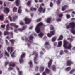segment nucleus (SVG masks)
I'll use <instances>...</instances> for the list:
<instances>
[{
  "mask_svg": "<svg viewBox=\"0 0 75 75\" xmlns=\"http://www.w3.org/2000/svg\"><path fill=\"white\" fill-rule=\"evenodd\" d=\"M69 28H71V32L73 34H75V22H72L70 23L69 24V25L66 26V28L67 29H68Z\"/></svg>",
  "mask_w": 75,
  "mask_h": 75,
  "instance_id": "nucleus-1",
  "label": "nucleus"
},
{
  "mask_svg": "<svg viewBox=\"0 0 75 75\" xmlns=\"http://www.w3.org/2000/svg\"><path fill=\"white\" fill-rule=\"evenodd\" d=\"M64 43L63 47L65 49H69V50H71V49L72 46L71 44H69L68 47H67V45L68 44V42L66 40H64Z\"/></svg>",
  "mask_w": 75,
  "mask_h": 75,
  "instance_id": "nucleus-2",
  "label": "nucleus"
},
{
  "mask_svg": "<svg viewBox=\"0 0 75 75\" xmlns=\"http://www.w3.org/2000/svg\"><path fill=\"white\" fill-rule=\"evenodd\" d=\"M43 25V24L42 23L40 22L36 26L35 29V30L36 31L37 33H40V32L41 31L40 27V26H41V25Z\"/></svg>",
  "mask_w": 75,
  "mask_h": 75,
  "instance_id": "nucleus-3",
  "label": "nucleus"
},
{
  "mask_svg": "<svg viewBox=\"0 0 75 75\" xmlns=\"http://www.w3.org/2000/svg\"><path fill=\"white\" fill-rule=\"evenodd\" d=\"M41 6H44V4L43 3H42L41 4L40 9L38 10V11L40 13L42 12L43 13H45V8H44L43 9L41 7Z\"/></svg>",
  "mask_w": 75,
  "mask_h": 75,
  "instance_id": "nucleus-4",
  "label": "nucleus"
},
{
  "mask_svg": "<svg viewBox=\"0 0 75 75\" xmlns=\"http://www.w3.org/2000/svg\"><path fill=\"white\" fill-rule=\"evenodd\" d=\"M4 10H3V11L6 14H8L10 12V9L7 7L4 8Z\"/></svg>",
  "mask_w": 75,
  "mask_h": 75,
  "instance_id": "nucleus-5",
  "label": "nucleus"
},
{
  "mask_svg": "<svg viewBox=\"0 0 75 75\" xmlns=\"http://www.w3.org/2000/svg\"><path fill=\"white\" fill-rule=\"evenodd\" d=\"M25 24H29V23H30V22H31V20L27 18H25Z\"/></svg>",
  "mask_w": 75,
  "mask_h": 75,
  "instance_id": "nucleus-6",
  "label": "nucleus"
},
{
  "mask_svg": "<svg viewBox=\"0 0 75 75\" xmlns=\"http://www.w3.org/2000/svg\"><path fill=\"white\" fill-rule=\"evenodd\" d=\"M7 50L8 52L11 51L10 54H11L13 52L12 48L11 47H8L7 48Z\"/></svg>",
  "mask_w": 75,
  "mask_h": 75,
  "instance_id": "nucleus-7",
  "label": "nucleus"
},
{
  "mask_svg": "<svg viewBox=\"0 0 75 75\" xmlns=\"http://www.w3.org/2000/svg\"><path fill=\"white\" fill-rule=\"evenodd\" d=\"M10 25L11 26H13V27H14L15 28H17L18 27V25H16L15 23H11L10 24Z\"/></svg>",
  "mask_w": 75,
  "mask_h": 75,
  "instance_id": "nucleus-8",
  "label": "nucleus"
},
{
  "mask_svg": "<svg viewBox=\"0 0 75 75\" xmlns=\"http://www.w3.org/2000/svg\"><path fill=\"white\" fill-rule=\"evenodd\" d=\"M72 64H73V62L71 60H68L67 62V65H71Z\"/></svg>",
  "mask_w": 75,
  "mask_h": 75,
  "instance_id": "nucleus-9",
  "label": "nucleus"
},
{
  "mask_svg": "<svg viewBox=\"0 0 75 75\" xmlns=\"http://www.w3.org/2000/svg\"><path fill=\"white\" fill-rule=\"evenodd\" d=\"M52 60H50L48 63V67L50 68H51V65L52 64Z\"/></svg>",
  "mask_w": 75,
  "mask_h": 75,
  "instance_id": "nucleus-10",
  "label": "nucleus"
},
{
  "mask_svg": "<svg viewBox=\"0 0 75 75\" xmlns=\"http://www.w3.org/2000/svg\"><path fill=\"white\" fill-rule=\"evenodd\" d=\"M37 54L35 55L36 57L34 58V62L35 64H38V62H36V61L37 60Z\"/></svg>",
  "mask_w": 75,
  "mask_h": 75,
  "instance_id": "nucleus-11",
  "label": "nucleus"
},
{
  "mask_svg": "<svg viewBox=\"0 0 75 75\" xmlns=\"http://www.w3.org/2000/svg\"><path fill=\"white\" fill-rule=\"evenodd\" d=\"M20 2V0H16V5L17 6H19Z\"/></svg>",
  "mask_w": 75,
  "mask_h": 75,
  "instance_id": "nucleus-12",
  "label": "nucleus"
},
{
  "mask_svg": "<svg viewBox=\"0 0 75 75\" xmlns=\"http://www.w3.org/2000/svg\"><path fill=\"white\" fill-rule=\"evenodd\" d=\"M22 11V10H21V7L20 6L19 7V9L18 10V13H21V12Z\"/></svg>",
  "mask_w": 75,
  "mask_h": 75,
  "instance_id": "nucleus-13",
  "label": "nucleus"
},
{
  "mask_svg": "<svg viewBox=\"0 0 75 75\" xmlns=\"http://www.w3.org/2000/svg\"><path fill=\"white\" fill-rule=\"evenodd\" d=\"M44 67L42 66H41L40 67V72H42V71H44Z\"/></svg>",
  "mask_w": 75,
  "mask_h": 75,
  "instance_id": "nucleus-14",
  "label": "nucleus"
},
{
  "mask_svg": "<svg viewBox=\"0 0 75 75\" xmlns=\"http://www.w3.org/2000/svg\"><path fill=\"white\" fill-rule=\"evenodd\" d=\"M48 45H49V42H47L45 43L44 45V46L45 47V48H47V46Z\"/></svg>",
  "mask_w": 75,
  "mask_h": 75,
  "instance_id": "nucleus-15",
  "label": "nucleus"
},
{
  "mask_svg": "<svg viewBox=\"0 0 75 75\" xmlns=\"http://www.w3.org/2000/svg\"><path fill=\"white\" fill-rule=\"evenodd\" d=\"M67 7H68V6L67 5L64 6L63 7H62V11H64L66 9Z\"/></svg>",
  "mask_w": 75,
  "mask_h": 75,
  "instance_id": "nucleus-16",
  "label": "nucleus"
},
{
  "mask_svg": "<svg viewBox=\"0 0 75 75\" xmlns=\"http://www.w3.org/2000/svg\"><path fill=\"white\" fill-rule=\"evenodd\" d=\"M25 55V54L24 53H23L22 55L21 56V58H24Z\"/></svg>",
  "mask_w": 75,
  "mask_h": 75,
  "instance_id": "nucleus-17",
  "label": "nucleus"
},
{
  "mask_svg": "<svg viewBox=\"0 0 75 75\" xmlns=\"http://www.w3.org/2000/svg\"><path fill=\"white\" fill-rule=\"evenodd\" d=\"M62 39H63V36L62 35H60L57 40L58 41H59V40H61Z\"/></svg>",
  "mask_w": 75,
  "mask_h": 75,
  "instance_id": "nucleus-18",
  "label": "nucleus"
},
{
  "mask_svg": "<svg viewBox=\"0 0 75 75\" xmlns=\"http://www.w3.org/2000/svg\"><path fill=\"white\" fill-rule=\"evenodd\" d=\"M61 45H62V41H59L58 42V46L59 47H61Z\"/></svg>",
  "mask_w": 75,
  "mask_h": 75,
  "instance_id": "nucleus-19",
  "label": "nucleus"
},
{
  "mask_svg": "<svg viewBox=\"0 0 75 75\" xmlns=\"http://www.w3.org/2000/svg\"><path fill=\"white\" fill-rule=\"evenodd\" d=\"M25 27H23V29L21 28H19L18 29V30H19V31H23L25 29Z\"/></svg>",
  "mask_w": 75,
  "mask_h": 75,
  "instance_id": "nucleus-20",
  "label": "nucleus"
},
{
  "mask_svg": "<svg viewBox=\"0 0 75 75\" xmlns=\"http://www.w3.org/2000/svg\"><path fill=\"white\" fill-rule=\"evenodd\" d=\"M9 24H8L6 25V30H9L10 28V26H9Z\"/></svg>",
  "mask_w": 75,
  "mask_h": 75,
  "instance_id": "nucleus-21",
  "label": "nucleus"
},
{
  "mask_svg": "<svg viewBox=\"0 0 75 75\" xmlns=\"http://www.w3.org/2000/svg\"><path fill=\"white\" fill-rule=\"evenodd\" d=\"M56 39H57V38H56V37H54L52 38V42H54V41H55Z\"/></svg>",
  "mask_w": 75,
  "mask_h": 75,
  "instance_id": "nucleus-22",
  "label": "nucleus"
},
{
  "mask_svg": "<svg viewBox=\"0 0 75 75\" xmlns=\"http://www.w3.org/2000/svg\"><path fill=\"white\" fill-rule=\"evenodd\" d=\"M17 8L14 7L13 10V12H16L17 11Z\"/></svg>",
  "mask_w": 75,
  "mask_h": 75,
  "instance_id": "nucleus-23",
  "label": "nucleus"
},
{
  "mask_svg": "<svg viewBox=\"0 0 75 75\" xmlns=\"http://www.w3.org/2000/svg\"><path fill=\"white\" fill-rule=\"evenodd\" d=\"M50 21H51V18H48L46 21L47 23H50Z\"/></svg>",
  "mask_w": 75,
  "mask_h": 75,
  "instance_id": "nucleus-24",
  "label": "nucleus"
},
{
  "mask_svg": "<svg viewBox=\"0 0 75 75\" xmlns=\"http://www.w3.org/2000/svg\"><path fill=\"white\" fill-rule=\"evenodd\" d=\"M4 15H1L0 16V20H3V17H4Z\"/></svg>",
  "mask_w": 75,
  "mask_h": 75,
  "instance_id": "nucleus-25",
  "label": "nucleus"
},
{
  "mask_svg": "<svg viewBox=\"0 0 75 75\" xmlns=\"http://www.w3.org/2000/svg\"><path fill=\"white\" fill-rule=\"evenodd\" d=\"M45 71L47 74H49L50 73V71L47 68H46L45 69Z\"/></svg>",
  "mask_w": 75,
  "mask_h": 75,
  "instance_id": "nucleus-26",
  "label": "nucleus"
},
{
  "mask_svg": "<svg viewBox=\"0 0 75 75\" xmlns=\"http://www.w3.org/2000/svg\"><path fill=\"white\" fill-rule=\"evenodd\" d=\"M38 35L39 37H42V36L44 35V34L42 33H41L40 34H39Z\"/></svg>",
  "mask_w": 75,
  "mask_h": 75,
  "instance_id": "nucleus-27",
  "label": "nucleus"
},
{
  "mask_svg": "<svg viewBox=\"0 0 75 75\" xmlns=\"http://www.w3.org/2000/svg\"><path fill=\"white\" fill-rule=\"evenodd\" d=\"M32 2V0L29 1L27 3V5L28 6H29L31 4Z\"/></svg>",
  "mask_w": 75,
  "mask_h": 75,
  "instance_id": "nucleus-28",
  "label": "nucleus"
},
{
  "mask_svg": "<svg viewBox=\"0 0 75 75\" xmlns=\"http://www.w3.org/2000/svg\"><path fill=\"white\" fill-rule=\"evenodd\" d=\"M9 33L7 31H5L4 32V35H8Z\"/></svg>",
  "mask_w": 75,
  "mask_h": 75,
  "instance_id": "nucleus-29",
  "label": "nucleus"
},
{
  "mask_svg": "<svg viewBox=\"0 0 75 75\" xmlns=\"http://www.w3.org/2000/svg\"><path fill=\"white\" fill-rule=\"evenodd\" d=\"M70 69H71V67H69L66 68L65 70L66 71H69Z\"/></svg>",
  "mask_w": 75,
  "mask_h": 75,
  "instance_id": "nucleus-30",
  "label": "nucleus"
},
{
  "mask_svg": "<svg viewBox=\"0 0 75 75\" xmlns=\"http://www.w3.org/2000/svg\"><path fill=\"white\" fill-rule=\"evenodd\" d=\"M30 10L31 11H33V10H35V11L36 10H37V9L35 8H31Z\"/></svg>",
  "mask_w": 75,
  "mask_h": 75,
  "instance_id": "nucleus-31",
  "label": "nucleus"
},
{
  "mask_svg": "<svg viewBox=\"0 0 75 75\" xmlns=\"http://www.w3.org/2000/svg\"><path fill=\"white\" fill-rule=\"evenodd\" d=\"M55 69H56L55 66L53 65L52 68V70H53V71H55Z\"/></svg>",
  "mask_w": 75,
  "mask_h": 75,
  "instance_id": "nucleus-32",
  "label": "nucleus"
},
{
  "mask_svg": "<svg viewBox=\"0 0 75 75\" xmlns=\"http://www.w3.org/2000/svg\"><path fill=\"white\" fill-rule=\"evenodd\" d=\"M51 34L52 35H53L55 34V31H52L50 32Z\"/></svg>",
  "mask_w": 75,
  "mask_h": 75,
  "instance_id": "nucleus-33",
  "label": "nucleus"
},
{
  "mask_svg": "<svg viewBox=\"0 0 75 75\" xmlns=\"http://www.w3.org/2000/svg\"><path fill=\"white\" fill-rule=\"evenodd\" d=\"M9 41L11 42V44H14V40H10Z\"/></svg>",
  "mask_w": 75,
  "mask_h": 75,
  "instance_id": "nucleus-34",
  "label": "nucleus"
},
{
  "mask_svg": "<svg viewBox=\"0 0 75 75\" xmlns=\"http://www.w3.org/2000/svg\"><path fill=\"white\" fill-rule=\"evenodd\" d=\"M5 55H7L8 57H9V54L6 51L5 52Z\"/></svg>",
  "mask_w": 75,
  "mask_h": 75,
  "instance_id": "nucleus-35",
  "label": "nucleus"
},
{
  "mask_svg": "<svg viewBox=\"0 0 75 75\" xmlns=\"http://www.w3.org/2000/svg\"><path fill=\"white\" fill-rule=\"evenodd\" d=\"M29 65H30V67H31L33 63L32 62V61H30L29 62Z\"/></svg>",
  "mask_w": 75,
  "mask_h": 75,
  "instance_id": "nucleus-36",
  "label": "nucleus"
},
{
  "mask_svg": "<svg viewBox=\"0 0 75 75\" xmlns=\"http://www.w3.org/2000/svg\"><path fill=\"white\" fill-rule=\"evenodd\" d=\"M47 35L48 37H51L52 35L51 34H50V33H48L47 34Z\"/></svg>",
  "mask_w": 75,
  "mask_h": 75,
  "instance_id": "nucleus-37",
  "label": "nucleus"
},
{
  "mask_svg": "<svg viewBox=\"0 0 75 75\" xmlns=\"http://www.w3.org/2000/svg\"><path fill=\"white\" fill-rule=\"evenodd\" d=\"M67 40H68L69 41H70L71 42L72 41V39H71L70 38H68L67 39Z\"/></svg>",
  "mask_w": 75,
  "mask_h": 75,
  "instance_id": "nucleus-38",
  "label": "nucleus"
},
{
  "mask_svg": "<svg viewBox=\"0 0 75 75\" xmlns=\"http://www.w3.org/2000/svg\"><path fill=\"white\" fill-rule=\"evenodd\" d=\"M66 17H67V19H68L69 18H70V15H66Z\"/></svg>",
  "mask_w": 75,
  "mask_h": 75,
  "instance_id": "nucleus-39",
  "label": "nucleus"
},
{
  "mask_svg": "<svg viewBox=\"0 0 75 75\" xmlns=\"http://www.w3.org/2000/svg\"><path fill=\"white\" fill-rule=\"evenodd\" d=\"M38 67L36 66L35 68V71H38Z\"/></svg>",
  "mask_w": 75,
  "mask_h": 75,
  "instance_id": "nucleus-40",
  "label": "nucleus"
},
{
  "mask_svg": "<svg viewBox=\"0 0 75 75\" xmlns=\"http://www.w3.org/2000/svg\"><path fill=\"white\" fill-rule=\"evenodd\" d=\"M17 18H18L17 16H15L13 18V20H16V19H17Z\"/></svg>",
  "mask_w": 75,
  "mask_h": 75,
  "instance_id": "nucleus-41",
  "label": "nucleus"
},
{
  "mask_svg": "<svg viewBox=\"0 0 75 75\" xmlns=\"http://www.w3.org/2000/svg\"><path fill=\"white\" fill-rule=\"evenodd\" d=\"M50 6L51 7H52V6H53V4L52 3V2H50Z\"/></svg>",
  "mask_w": 75,
  "mask_h": 75,
  "instance_id": "nucleus-42",
  "label": "nucleus"
},
{
  "mask_svg": "<svg viewBox=\"0 0 75 75\" xmlns=\"http://www.w3.org/2000/svg\"><path fill=\"white\" fill-rule=\"evenodd\" d=\"M9 19L11 21H12V18H11V17L10 16H9Z\"/></svg>",
  "mask_w": 75,
  "mask_h": 75,
  "instance_id": "nucleus-43",
  "label": "nucleus"
},
{
  "mask_svg": "<svg viewBox=\"0 0 75 75\" xmlns=\"http://www.w3.org/2000/svg\"><path fill=\"white\" fill-rule=\"evenodd\" d=\"M61 0H58L57 1V3L58 4H60V1Z\"/></svg>",
  "mask_w": 75,
  "mask_h": 75,
  "instance_id": "nucleus-44",
  "label": "nucleus"
},
{
  "mask_svg": "<svg viewBox=\"0 0 75 75\" xmlns=\"http://www.w3.org/2000/svg\"><path fill=\"white\" fill-rule=\"evenodd\" d=\"M74 71H75V70H71V71L70 72V73L71 74H72V73H73V72H74Z\"/></svg>",
  "mask_w": 75,
  "mask_h": 75,
  "instance_id": "nucleus-45",
  "label": "nucleus"
},
{
  "mask_svg": "<svg viewBox=\"0 0 75 75\" xmlns=\"http://www.w3.org/2000/svg\"><path fill=\"white\" fill-rule=\"evenodd\" d=\"M9 66H12V67H14V66H15V64H14V63H13L12 65H11V64H9Z\"/></svg>",
  "mask_w": 75,
  "mask_h": 75,
  "instance_id": "nucleus-46",
  "label": "nucleus"
},
{
  "mask_svg": "<svg viewBox=\"0 0 75 75\" xmlns=\"http://www.w3.org/2000/svg\"><path fill=\"white\" fill-rule=\"evenodd\" d=\"M5 41H6V44H7V45H8V44H9V42H8V41H7V40H6Z\"/></svg>",
  "mask_w": 75,
  "mask_h": 75,
  "instance_id": "nucleus-47",
  "label": "nucleus"
},
{
  "mask_svg": "<svg viewBox=\"0 0 75 75\" xmlns=\"http://www.w3.org/2000/svg\"><path fill=\"white\" fill-rule=\"evenodd\" d=\"M29 38L30 40H32V39H33V37L31 36H30Z\"/></svg>",
  "mask_w": 75,
  "mask_h": 75,
  "instance_id": "nucleus-48",
  "label": "nucleus"
},
{
  "mask_svg": "<svg viewBox=\"0 0 75 75\" xmlns=\"http://www.w3.org/2000/svg\"><path fill=\"white\" fill-rule=\"evenodd\" d=\"M50 29L51 30H54V28L52 26L50 27Z\"/></svg>",
  "mask_w": 75,
  "mask_h": 75,
  "instance_id": "nucleus-49",
  "label": "nucleus"
},
{
  "mask_svg": "<svg viewBox=\"0 0 75 75\" xmlns=\"http://www.w3.org/2000/svg\"><path fill=\"white\" fill-rule=\"evenodd\" d=\"M5 26H6V25H1V27H2V28H4L5 27Z\"/></svg>",
  "mask_w": 75,
  "mask_h": 75,
  "instance_id": "nucleus-50",
  "label": "nucleus"
},
{
  "mask_svg": "<svg viewBox=\"0 0 75 75\" xmlns=\"http://www.w3.org/2000/svg\"><path fill=\"white\" fill-rule=\"evenodd\" d=\"M57 21H61V18H58L57 19Z\"/></svg>",
  "mask_w": 75,
  "mask_h": 75,
  "instance_id": "nucleus-51",
  "label": "nucleus"
},
{
  "mask_svg": "<svg viewBox=\"0 0 75 75\" xmlns=\"http://www.w3.org/2000/svg\"><path fill=\"white\" fill-rule=\"evenodd\" d=\"M20 25H23L24 23H23V22H21L20 23Z\"/></svg>",
  "mask_w": 75,
  "mask_h": 75,
  "instance_id": "nucleus-52",
  "label": "nucleus"
},
{
  "mask_svg": "<svg viewBox=\"0 0 75 75\" xmlns=\"http://www.w3.org/2000/svg\"><path fill=\"white\" fill-rule=\"evenodd\" d=\"M14 52H13L11 55V57H12V58L14 57Z\"/></svg>",
  "mask_w": 75,
  "mask_h": 75,
  "instance_id": "nucleus-53",
  "label": "nucleus"
},
{
  "mask_svg": "<svg viewBox=\"0 0 75 75\" xmlns=\"http://www.w3.org/2000/svg\"><path fill=\"white\" fill-rule=\"evenodd\" d=\"M59 16L60 17H61L63 16V15L62 14H59Z\"/></svg>",
  "mask_w": 75,
  "mask_h": 75,
  "instance_id": "nucleus-54",
  "label": "nucleus"
},
{
  "mask_svg": "<svg viewBox=\"0 0 75 75\" xmlns=\"http://www.w3.org/2000/svg\"><path fill=\"white\" fill-rule=\"evenodd\" d=\"M57 43L56 42L54 43V46H56V45H57Z\"/></svg>",
  "mask_w": 75,
  "mask_h": 75,
  "instance_id": "nucleus-55",
  "label": "nucleus"
},
{
  "mask_svg": "<svg viewBox=\"0 0 75 75\" xmlns=\"http://www.w3.org/2000/svg\"><path fill=\"white\" fill-rule=\"evenodd\" d=\"M63 53V51H61L60 52V55H62V53Z\"/></svg>",
  "mask_w": 75,
  "mask_h": 75,
  "instance_id": "nucleus-56",
  "label": "nucleus"
},
{
  "mask_svg": "<svg viewBox=\"0 0 75 75\" xmlns=\"http://www.w3.org/2000/svg\"><path fill=\"white\" fill-rule=\"evenodd\" d=\"M19 75H21V74H22V71H20L19 73Z\"/></svg>",
  "mask_w": 75,
  "mask_h": 75,
  "instance_id": "nucleus-57",
  "label": "nucleus"
},
{
  "mask_svg": "<svg viewBox=\"0 0 75 75\" xmlns=\"http://www.w3.org/2000/svg\"><path fill=\"white\" fill-rule=\"evenodd\" d=\"M20 63H21V62H23V60H20Z\"/></svg>",
  "mask_w": 75,
  "mask_h": 75,
  "instance_id": "nucleus-58",
  "label": "nucleus"
},
{
  "mask_svg": "<svg viewBox=\"0 0 75 75\" xmlns=\"http://www.w3.org/2000/svg\"><path fill=\"white\" fill-rule=\"evenodd\" d=\"M64 52L65 53H66L67 54L68 53V52L67 50H64Z\"/></svg>",
  "mask_w": 75,
  "mask_h": 75,
  "instance_id": "nucleus-59",
  "label": "nucleus"
},
{
  "mask_svg": "<svg viewBox=\"0 0 75 75\" xmlns=\"http://www.w3.org/2000/svg\"><path fill=\"white\" fill-rule=\"evenodd\" d=\"M3 4V2H2V1H0V4L1 5V4Z\"/></svg>",
  "mask_w": 75,
  "mask_h": 75,
  "instance_id": "nucleus-60",
  "label": "nucleus"
},
{
  "mask_svg": "<svg viewBox=\"0 0 75 75\" xmlns=\"http://www.w3.org/2000/svg\"><path fill=\"white\" fill-rule=\"evenodd\" d=\"M42 75H46L45 72H43L42 73Z\"/></svg>",
  "mask_w": 75,
  "mask_h": 75,
  "instance_id": "nucleus-61",
  "label": "nucleus"
},
{
  "mask_svg": "<svg viewBox=\"0 0 75 75\" xmlns=\"http://www.w3.org/2000/svg\"><path fill=\"white\" fill-rule=\"evenodd\" d=\"M6 38L9 40V39H10V38L9 36H7L6 37Z\"/></svg>",
  "mask_w": 75,
  "mask_h": 75,
  "instance_id": "nucleus-62",
  "label": "nucleus"
},
{
  "mask_svg": "<svg viewBox=\"0 0 75 75\" xmlns=\"http://www.w3.org/2000/svg\"><path fill=\"white\" fill-rule=\"evenodd\" d=\"M41 19H39L37 21V22H38V21H41Z\"/></svg>",
  "mask_w": 75,
  "mask_h": 75,
  "instance_id": "nucleus-63",
  "label": "nucleus"
},
{
  "mask_svg": "<svg viewBox=\"0 0 75 75\" xmlns=\"http://www.w3.org/2000/svg\"><path fill=\"white\" fill-rule=\"evenodd\" d=\"M14 31L17 33V32H18V30H15Z\"/></svg>",
  "mask_w": 75,
  "mask_h": 75,
  "instance_id": "nucleus-64",
  "label": "nucleus"
}]
</instances>
